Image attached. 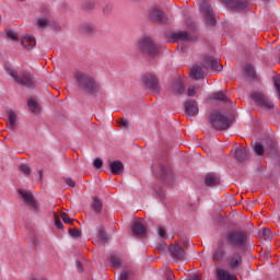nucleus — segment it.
I'll return each mask as SVG.
<instances>
[{"label":"nucleus","instance_id":"nucleus-38","mask_svg":"<svg viewBox=\"0 0 280 280\" xmlns=\"http://www.w3.org/2000/svg\"><path fill=\"white\" fill-rule=\"evenodd\" d=\"M260 237L265 241H270L272 240V231L268 228L262 229V231L259 234Z\"/></svg>","mask_w":280,"mask_h":280},{"label":"nucleus","instance_id":"nucleus-5","mask_svg":"<svg viewBox=\"0 0 280 280\" xmlns=\"http://www.w3.org/2000/svg\"><path fill=\"white\" fill-rule=\"evenodd\" d=\"M209 119L214 130H229L231 128V119L220 112H213Z\"/></svg>","mask_w":280,"mask_h":280},{"label":"nucleus","instance_id":"nucleus-42","mask_svg":"<svg viewBox=\"0 0 280 280\" xmlns=\"http://www.w3.org/2000/svg\"><path fill=\"white\" fill-rule=\"evenodd\" d=\"M69 235L71 237L78 238V237H82V232L75 229H70L69 230Z\"/></svg>","mask_w":280,"mask_h":280},{"label":"nucleus","instance_id":"nucleus-43","mask_svg":"<svg viewBox=\"0 0 280 280\" xmlns=\"http://www.w3.org/2000/svg\"><path fill=\"white\" fill-rule=\"evenodd\" d=\"M104 165V161H102V159L100 158H96L94 161H93V166L96 168V170H102Z\"/></svg>","mask_w":280,"mask_h":280},{"label":"nucleus","instance_id":"nucleus-20","mask_svg":"<svg viewBox=\"0 0 280 280\" xmlns=\"http://www.w3.org/2000/svg\"><path fill=\"white\" fill-rule=\"evenodd\" d=\"M79 32L85 36H93V34H96L97 28L93 24L83 23L79 26Z\"/></svg>","mask_w":280,"mask_h":280},{"label":"nucleus","instance_id":"nucleus-31","mask_svg":"<svg viewBox=\"0 0 280 280\" xmlns=\"http://www.w3.org/2000/svg\"><path fill=\"white\" fill-rule=\"evenodd\" d=\"M213 100H217L218 102H222L223 104H231V100L226 97V94L224 92H217L212 94Z\"/></svg>","mask_w":280,"mask_h":280},{"label":"nucleus","instance_id":"nucleus-2","mask_svg":"<svg viewBox=\"0 0 280 280\" xmlns=\"http://www.w3.org/2000/svg\"><path fill=\"white\" fill-rule=\"evenodd\" d=\"M7 72L9 75H11V78H13L14 82L21 86H26V89H34L36 86V81L28 71H22L19 73L13 68H7Z\"/></svg>","mask_w":280,"mask_h":280},{"label":"nucleus","instance_id":"nucleus-35","mask_svg":"<svg viewBox=\"0 0 280 280\" xmlns=\"http://www.w3.org/2000/svg\"><path fill=\"white\" fill-rule=\"evenodd\" d=\"M254 151L258 156H264V153L266 152V148L260 142L254 143Z\"/></svg>","mask_w":280,"mask_h":280},{"label":"nucleus","instance_id":"nucleus-6","mask_svg":"<svg viewBox=\"0 0 280 280\" xmlns=\"http://www.w3.org/2000/svg\"><path fill=\"white\" fill-rule=\"evenodd\" d=\"M250 100H253L256 106H259V108H264L265 110H272V108H275V103H272L268 95L261 92H253L250 94Z\"/></svg>","mask_w":280,"mask_h":280},{"label":"nucleus","instance_id":"nucleus-14","mask_svg":"<svg viewBox=\"0 0 280 280\" xmlns=\"http://www.w3.org/2000/svg\"><path fill=\"white\" fill-rule=\"evenodd\" d=\"M226 257V249H224V241L219 240L218 247L212 255L213 261H222Z\"/></svg>","mask_w":280,"mask_h":280},{"label":"nucleus","instance_id":"nucleus-37","mask_svg":"<svg viewBox=\"0 0 280 280\" xmlns=\"http://www.w3.org/2000/svg\"><path fill=\"white\" fill-rule=\"evenodd\" d=\"M19 170L21 174H24V176H32V167L27 166V164L25 163L20 164Z\"/></svg>","mask_w":280,"mask_h":280},{"label":"nucleus","instance_id":"nucleus-16","mask_svg":"<svg viewBox=\"0 0 280 280\" xmlns=\"http://www.w3.org/2000/svg\"><path fill=\"white\" fill-rule=\"evenodd\" d=\"M132 233L136 237H145L148 235V228L143 223L136 221L132 225Z\"/></svg>","mask_w":280,"mask_h":280},{"label":"nucleus","instance_id":"nucleus-23","mask_svg":"<svg viewBox=\"0 0 280 280\" xmlns=\"http://www.w3.org/2000/svg\"><path fill=\"white\" fill-rule=\"evenodd\" d=\"M7 115H8V119H9V121L7 122L9 130H15L16 129V117H18L16 112H14L12 109H8Z\"/></svg>","mask_w":280,"mask_h":280},{"label":"nucleus","instance_id":"nucleus-48","mask_svg":"<svg viewBox=\"0 0 280 280\" xmlns=\"http://www.w3.org/2000/svg\"><path fill=\"white\" fill-rule=\"evenodd\" d=\"M63 182L66 183V185H68V187H75V182L70 177H63Z\"/></svg>","mask_w":280,"mask_h":280},{"label":"nucleus","instance_id":"nucleus-33","mask_svg":"<svg viewBox=\"0 0 280 280\" xmlns=\"http://www.w3.org/2000/svg\"><path fill=\"white\" fill-rule=\"evenodd\" d=\"M93 200H94L92 205L93 210L95 211V213H102V209L104 207V205L102 203V200H100V198L97 197H94Z\"/></svg>","mask_w":280,"mask_h":280},{"label":"nucleus","instance_id":"nucleus-28","mask_svg":"<svg viewBox=\"0 0 280 280\" xmlns=\"http://www.w3.org/2000/svg\"><path fill=\"white\" fill-rule=\"evenodd\" d=\"M21 45L24 49H34V47H36V38L32 36L23 37L21 40Z\"/></svg>","mask_w":280,"mask_h":280},{"label":"nucleus","instance_id":"nucleus-57","mask_svg":"<svg viewBox=\"0 0 280 280\" xmlns=\"http://www.w3.org/2000/svg\"><path fill=\"white\" fill-rule=\"evenodd\" d=\"M262 1H265V2H267V3H268V1H270V0H262Z\"/></svg>","mask_w":280,"mask_h":280},{"label":"nucleus","instance_id":"nucleus-10","mask_svg":"<svg viewBox=\"0 0 280 280\" xmlns=\"http://www.w3.org/2000/svg\"><path fill=\"white\" fill-rule=\"evenodd\" d=\"M142 82L144 86H148L153 93H159L161 91V86L159 85V79L153 74H144L142 77Z\"/></svg>","mask_w":280,"mask_h":280},{"label":"nucleus","instance_id":"nucleus-32","mask_svg":"<svg viewBox=\"0 0 280 280\" xmlns=\"http://www.w3.org/2000/svg\"><path fill=\"white\" fill-rule=\"evenodd\" d=\"M98 231V241L102 244H106V242H108V235L106 234V230H104V226L100 225L97 228Z\"/></svg>","mask_w":280,"mask_h":280},{"label":"nucleus","instance_id":"nucleus-19","mask_svg":"<svg viewBox=\"0 0 280 280\" xmlns=\"http://www.w3.org/2000/svg\"><path fill=\"white\" fill-rule=\"evenodd\" d=\"M205 62L209 65V67L212 69V71H222L223 67L222 63H220V59L213 58L211 56L205 57Z\"/></svg>","mask_w":280,"mask_h":280},{"label":"nucleus","instance_id":"nucleus-26","mask_svg":"<svg viewBox=\"0 0 280 280\" xmlns=\"http://www.w3.org/2000/svg\"><path fill=\"white\" fill-rule=\"evenodd\" d=\"M190 77L192 80H202L205 78V71L202 70V67L196 65L190 69Z\"/></svg>","mask_w":280,"mask_h":280},{"label":"nucleus","instance_id":"nucleus-54","mask_svg":"<svg viewBox=\"0 0 280 280\" xmlns=\"http://www.w3.org/2000/svg\"><path fill=\"white\" fill-rule=\"evenodd\" d=\"M75 266H77V269L79 270V272H82V270H83L82 262L77 260Z\"/></svg>","mask_w":280,"mask_h":280},{"label":"nucleus","instance_id":"nucleus-46","mask_svg":"<svg viewBox=\"0 0 280 280\" xmlns=\"http://www.w3.org/2000/svg\"><path fill=\"white\" fill-rule=\"evenodd\" d=\"M118 124L121 126V128H130V122L126 118L120 119Z\"/></svg>","mask_w":280,"mask_h":280},{"label":"nucleus","instance_id":"nucleus-45","mask_svg":"<svg viewBox=\"0 0 280 280\" xmlns=\"http://www.w3.org/2000/svg\"><path fill=\"white\" fill-rule=\"evenodd\" d=\"M31 244L34 246V248L36 250L38 248V246H40V241H38V238H36V236H32Z\"/></svg>","mask_w":280,"mask_h":280},{"label":"nucleus","instance_id":"nucleus-8","mask_svg":"<svg viewBox=\"0 0 280 280\" xmlns=\"http://www.w3.org/2000/svg\"><path fill=\"white\" fill-rule=\"evenodd\" d=\"M18 194H20L21 198H23L24 202L34 211V213L40 212V205L34 198V194L30 190H23V189H18Z\"/></svg>","mask_w":280,"mask_h":280},{"label":"nucleus","instance_id":"nucleus-56","mask_svg":"<svg viewBox=\"0 0 280 280\" xmlns=\"http://www.w3.org/2000/svg\"><path fill=\"white\" fill-rule=\"evenodd\" d=\"M189 280H200V277H198V276H192L191 278H189Z\"/></svg>","mask_w":280,"mask_h":280},{"label":"nucleus","instance_id":"nucleus-27","mask_svg":"<svg viewBox=\"0 0 280 280\" xmlns=\"http://www.w3.org/2000/svg\"><path fill=\"white\" fill-rule=\"evenodd\" d=\"M171 89L175 95H183V93H185V84L182 80L174 81L171 85Z\"/></svg>","mask_w":280,"mask_h":280},{"label":"nucleus","instance_id":"nucleus-12","mask_svg":"<svg viewBox=\"0 0 280 280\" xmlns=\"http://www.w3.org/2000/svg\"><path fill=\"white\" fill-rule=\"evenodd\" d=\"M221 3H224L228 8L232 10H246L248 8V1L246 0H221Z\"/></svg>","mask_w":280,"mask_h":280},{"label":"nucleus","instance_id":"nucleus-36","mask_svg":"<svg viewBox=\"0 0 280 280\" xmlns=\"http://www.w3.org/2000/svg\"><path fill=\"white\" fill-rule=\"evenodd\" d=\"M110 266L112 268H119L121 266V258H119L117 255H113L109 257Z\"/></svg>","mask_w":280,"mask_h":280},{"label":"nucleus","instance_id":"nucleus-24","mask_svg":"<svg viewBox=\"0 0 280 280\" xmlns=\"http://www.w3.org/2000/svg\"><path fill=\"white\" fill-rule=\"evenodd\" d=\"M234 156L238 163H244V161H248V151L244 147H238L234 153Z\"/></svg>","mask_w":280,"mask_h":280},{"label":"nucleus","instance_id":"nucleus-30","mask_svg":"<svg viewBox=\"0 0 280 280\" xmlns=\"http://www.w3.org/2000/svg\"><path fill=\"white\" fill-rule=\"evenodd\" d=\"M27 106L34 115H40V105L38 104V102L36 100L28 98Z\"/></svg>","mask_w":280,"mask_h":280},{"label":"nucleus","instance_id":"nucleus-55","mask_svg":"<svg viewBox=\"0 0 280 280\" xmlns=\"http://www.w3.org/2000/svg\"><path fill=\"white\" fill-rule=\"evenodd\" d=\"M39 180H43V170H38Z\"/></svg>","mask_w":280,"mask_h":280},{"label":"nucleus","instance_id":"nucleus-41","mask_svg":"<svg viewBox=\"0 0 280 280\" xmlns=\"http://www.w3.org/2000/svg\"><path fill=\"white\" fill-rule=\"evenodd\" d=\"M37 25H38V27H42V30H45L49 25V20L40 19V20L37 21Z\"/></svg>","mask_w":280,"mask_h":280},{"label":"nucleus","instance_id":"nucleus-1","mask_svg":"<svg viewBox=\"0 0 280 280\" xmlns=\"http://www.w3.org/2000/svg\"><path fill=\"white\" fill-rule=\"evenodd\" d=\"M74 78L80 91L89 93L90 95H95L97 93V81H95V78H93L91 74L78 71L75 72Z\"/></svg>","mask_w":280,"mask_h":280},{"label":"nucleus","instance_id":"nucleus-3","mask_svg":"<svg viewBox=\"0 0 280 280\" xmlns=\"http://www.w3.org/2000/svg\"><path fill=\"white\" fill-rule=\"evenodd\" d=\"M229 246L244 248L248 242V233L242 230H232L225 234Z\"/></svg>","mask_w":280,"mask_h":280},{"label":"nucleus","instance_id":"nucleus-4","mask_svg":"<svg viewBox=\"0 0 280 280\" xmlns=\"http://www.w3.org/2000/svg\"><path fill=\"white\" fill-rule=\"evenodd\" d=\"M139 51L144 56H148V58H156L159 54H161L159 46L154 43V39L150 37H145L140 40Z\"/></svg>","mask_w":280,"mask_h":280},{"label":"nucleus","instance_id":"nucleus-17","mask_svg":"<svg viewBox=\"0 0 280 280\" xmlns=\"http://www.w3.org/2000/svg\"><path fill=\"white\" fill-rule=\"evenodd\" d=\"M230 264V268L235 270V268H240L242 266L243 260H242V254L240 252H234L228 259Z\"/></svg>","mask_w":280,"mask_h":280},{"label":"nucleus","instance_id":"nucleus-25","mask_svg":"<svg viewBox=\"0 0 280 280\" xmlns=\"http://www.w3.org/2000/svg\"><path fill=\"white\" fill-rule=\"evenodd\" d=\"M265 152L267 154H270L271 156H277V154L279 153V149L277 147V142L273 140H268L267 144L265 147Z\"/></svg>","mask_w":280,"mask_h":280},{"label":"nucleus","instance_id":"nucleus-39","mask_svg":"<svg viewBox=\"0 0 280 280\" xmlns=\"http://www.w3.org/2000/svg\"><path fill=\"white\" fill-rule=\"evenodd\" d=\"M60 218H61L62 222H65L66 224H70L71 226H73V224L75 222L73 219L68 218L67 213H65V212L60 213Z\"/></svg>","mask_w":280,"mask_h":280},{"label":"nucleus","instance_id":"nucleus-21","mask_svg":"<svg viewBox=\"0 0 280 280\" xmlns=\"http://www.w3.org/2000/svg\"><path fill=\"white\" fill-rule=\"evenodd\" d=\"M178 40H189V33L186 31L172 33L168 36V43H178Z\"/></svg>","mask_w":280,"mask_h":280},{"label":"nucleus","instance_id":"nucleus-53","mask_svg":"<svg viewBox=\"0 0 280 280\" xmlns=\"http://www.w3.org/2000/svg\"><path fill=\"white\" fill-rule=\"evenodd\" d=\"M130 277V273H128V271H122L120 273V280H128Z\"/></svg>","mask_w":280,"mask_h":280},{"label":"nucleus","instance_id":"nucleus-34","mask_svg":"<svg viewBox=\"0 0 280 280\" xmlns=\"http://www.w3.org/2000/svg\"><path fill=\"white\" fill-rule=\"evenodd\" d=\"M244 71L249 80H255L257 78V75L255 74V67L247 65L244 67Z\"/></svg>","mask_w":280,"mask_h":280},{"label":"nucleus","instance_id":"nucleus-47","mask_svg":"<svg viewBox=\"0 0 280 280\" xmlns=\"http://www.w3.org/2000/svg\"><path fill=\"white\" fill-rule=\"evenodd\" d=\"M103 12L104 14H110V12H113V4L110 3L105 4L103 8Z\"/></svg>","mask_w":280,"mask_h":280},{"label":"nucleus","instance_id":"nucleus-50","mask_svg":"<svg viewBox=\"0 0 280 280\" xmlns=\"http://www.w3.org/2000/svg\"><path fill=\"white\" fill-rule=\"evenodd\" d=\"M187 95L194 97L196 95V86H189L187 90Z\"/></svg>","mask_w":280,"mask_h":280},{"label":"nucleus","instance_id":"nucleus-40","mask_svg":"<svg viewBox=\"0 0 280 280\" xmlns=\"http://www.w3.org/2000/svg\"><path fill=\"white\" fill-rule=\"evenodd\" d=\"M7 37L10 38V40H19V35L12 30H7Z\"/></svg>","mask_w":280,"mask_h":280},{"label":"nucleus","instance_id":"nucleus-9","mask_svg":"<svg viewBox=\"0 0 280 280\" xmlns=\"http://www.w3.org/2000/svg\"><path fill=\"white\" fill-rule=\"evenodd\" d=\"M155 168V176L166 183L167 185H172V168L165 164H159L158 166H153Z\"/></svg>","mask_w":280,"mask_h":280},{"label":"nucleus","instance_id":"nucleus-29","mask_svg":"<svg viewBox=\"0 0 280 280\" xmlns=\"http://www.w3.org/2000/svg\"><path fill=\"white\" fill-rule=\"evenodd\" d=\"M217 277L219 280H237V277L232 276L226 269H218Z\"/></svg>","mask_w":280,"mask_h":280},{"label":"nucleus","instance_id":"nucleus-49","mask_svg":"<svg viewBox=\"0 0 280 280\" xmlns=\"http://www.w3.org/2000/svg\"><path fill=\"white\" fill-rule=\"evenodd\" d=\"M55 226H57V229L61 231L65 229V224L60 222V219L58 217H55Z\"/></svg>","mask_w":280,"mask_h":280},{"label":"nucleus","instance_id":"nucleus-13","mask_svg":"<svg viewBox=\"0 0 280 280\" xmlns=\"http://www.w3.org/2000/svg\"><path fill=\"white\" fill-rule=\"evenodd\" d=\"M185 113L188 117H196L199 113L198 102L196 100H189L185 103Z\"/></svg>","mask_w":280,"mask_h":280},{"label":"nucleus","instance_id":"nucleus-52","mask_svg":"<svg viewBox=\"0 0 280 280\" xmlns=\"http://www.w3.org/2000/svg\"><path fill=\"white\" fill-rule=\"evenodd\" d=\"M176 278V276H174V271H172L171 269H168L166 271V280H174Z\"/></svg>","mask_w":280,"mask_h":280},{"label":"nucleus","instance_id":"nucleus-11","mask_svg":"<svg viewBox=\"0 0 280 280\" xmlns=\"http://www.w3.org/2000/svg\"><path fill=\"white\" fill-rule=\"evenodd\" d=\"M171 257H173V259H175L176 261H185L187 254L185 253V249H183V247L178 244L176 245H171L167 248Z\"/></svg>","mask_w":280,"mask_h":280},{"label":"nucleus","instance_id":"nucleus-44","mask_svg":"<svg viewBox=\"0 0 280 280\" xmlns=\"http://www.w3.org/2000/svg\"><path fill=\"white\" fill-rule=\"evenodd\" d=\"M154 191L156 196H159L160 200H163V198H165V191L163 190V188H155Z\"/></svg>","mask_w":280,"mask_h":280},{"label":"nucleus","instance_id":"nucleus-7","mask_svg":"<svg viewBox=\"0 0 280 280\" xmlns=\"http://www.w3.org/2000/svg\"><path fill=\"white\" fill-rule=\"evenodd\" d=\"M200 11L205 18L206 25L213 27V25H215V13H213V9L208 0H201Z\"/></svg>","mask_w":280,"mask_h":280},{"label":"nucleus","instance_id":"nucleus-15","mask_svg":"<svg viewBox=\"0 0 280 280\" xmlns=\"http://www.w3.org/2000/svg\"><path fill=\"white\" fill-rule=\"evenodd\" d=\"M109 170L115 176H121L124 174V163L119 160L108 162Z\"/></svg>","mask_w":280,"mask_h":280},{"label":"nucleus","instance_id":"nucleus-18","mask_svg":"<svg viewBox=\"0 0 280 280\" xmlns=\"http://www.w3.org/2000/svg\"><path fill=\"white\" fill-rule=\"evenodd\" d=\"M149 19L152 23H165V15L159 9H153L149 13Z\"/></svg>","mask_w":280,"mask_h":280},{"label":"nucleus","instance_id":"nucleus-22","mask_svg":"<svg viewBox=\"0 0 280 280\" xmlns=\"http://www.w3.org/2000/svg\"><path fill=\"white\" fill-rule=\"evenodd\" d=\"M205 184L207 187H218L220 185V177L215 173H209L206 175Z\"/></svg>","mask_w":280,"mask_h":280},{"label":"nucleus","instance_id":"nucleus-51","mask_svg":"<svg viewBox=\"0 0 280 280\" xmlns=\"http://www.w3.org/2000/svg\"><path fill=\"white\" fill-rule=\"evenodd\" d=\"M159 235H160V237H162V240L167 238V234L165 232V229H163L162 226L159 228Z\"/></svg>","mask_w":280,"mask_h":280}]
</instances>
